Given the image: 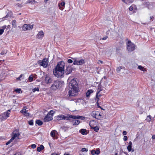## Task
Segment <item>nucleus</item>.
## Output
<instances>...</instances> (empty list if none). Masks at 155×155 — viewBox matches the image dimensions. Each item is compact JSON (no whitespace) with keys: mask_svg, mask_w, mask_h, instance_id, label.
Wrapping results in <instances>:
<instances>
[{"mask_svg":"<svg viewBox=\"0 0 155 155\" xmlns=\"http://www.w3.org/2000/svg\"><path fill=\"white\" fill-rule=\"evenodd\" d=\"M36 123L39 126H41L43 124V122L40 120H37L36 121Z\"/></svg>","mask_w":155,"mask_h":155,"instance_id":"nucleus-25","label":"nucleus"},{"mask_svg":"<svg viewBox=\"0 0 155 155\" xmlns=\"http://www.w3.org/2000/svg\"><path fill=\"white\" fill-rule=\"evenodd\" d=\"M26 109L22 110L21 111V112L22 113H23L25 114V113H26Z\"/></svg>","mask_w":155,"mask_h":155,"instance_id":"nucleus-49","label":"nucleus"},{"mask_svg":"<svg viewBox=\"0 0 155 155\" xmlns=\"http://www.w3.org/2000/svg\"><path fill=\"white\" fill-rule=\"evenodd\" d=\"M57 120H70L71 119L70 115L68 116H65L63 115H58L56 117Z\"/></svg>","mask_w":155,"mask_h":155,"instance_id":"nucleus-7","label":"nucleus"},{"mask_svg":"<svg viewBox=\"0 0 155 155\" xmlns=\"http://www.w3.org/2000/svg\"><path fill=\"white\" fill-rule=\"evenodd\" d=\"M124 141H126L127 140L128 138L126 136H124Z\"/></svg>","mask_w":155,"mask_h":155,"instance_id":"nucleus-45","label":"nucleus"},{"mask_svg":"<svg viewBox=\"0 0 155 155\" xmlns=\"http://www.w3.org/2000/svg\"><path fill=\"white\" fill-rule=\"evenodd\" d=\"M90 95V94L89 93H88L87 91L86 93V96L87 97H89Z\"/></svg>","mask_w":155,"mask_h":155,"instance_id":"nucleus-50","label":"nucleus"},{"mask_svg":"<svg viewBox=\"0 0 155 155\" xmlns=\"http://www.w3.org/2000/svg\"><path fill=\"white\" fill-rule=\"evenodd\" d=\"M152 138L153 139H154L155 138V135H153L152 136Z\"/></svg>","mask_w":155,"mask_h":155,"instance_id":"nucleus-59","label":"nucleus"},{"mask_svg":"<svg viewBox=\"0 0 155 155\" xmlns=\"http://www.w3.org/2000/svg\"><path fill=\"white\" fill-rule=\"evenodd\" d=\"M140 69L141 71H146V68H139Z\"/></svg>","mask_w":155,"mask_h":155,"instance_id":"nucleus-51","label":"nucleus"},{"mask_svg":"<svg viewBox=\"0 0 155 155\" xmlns=\"http://www.w3.org/2000/svg\"><path fill=\"white\" fill-rule=\"evenodd\" d=\"M80 121L79 120H75L74 122V123L73 125H78L80 123Z\"/></svg>","mask_w":155,"mask_h":155,"instance_id":"nucleus-27","label":"nucleus"},{"mask_svg":"<svg viewBox=\"0 0 155 155\" xmlns=\"http://www.w3.org/2000/svg\"><path fill=\"white\" fill-rule=\"evenodd\" d=\"M71 119L73 118L74 119H78L81 120H84L85 118L84 117L80 116H75V115H70Z\"/></svg>","mask_w":155,"mask_h":155,"instance_id":"nucleus-13","label":"nucleus"},{"mask_svg":"<svg viewBox=\"0 0 155 155\" xmlns=\"http://www.w3.org/2000/svg\"><path fill=\"white\" fill-rule=\"evenodd\" d=\"M53 80L52 78L47 75L45 76V83L47 84H49L52 83Z\"/></svg>","mask_w":155,"mask_h":155,"instance_id":"nucleus-10","label":"nucleus"},{"mask_svg":"<svg viewBox=\"0 0 155 155\" xmlns=\"http://www.w3.org/2000/svg\"><path fill=\"white\" fill-rule=\"evenodd\" d=\"M69 88H71L68 91L69 96H75L78 94L79 90L77 82L75 79H73L69 83Z\"/></svg>","mask_w":155,"mask_h":155,"instance_id":"nucleus-1","label":"nucleus"},{"mask_svg":"<svg viewBox=\"0 0 155 155\" xmlns=\"http://www.w3.org/2000/svg\"><path fill=\"white\" fill-rule=\"evenodd\" d=\"M9 143H10V142H9V141H8V142L6 143V145H8Z\"/></svg>","mask_w":155,"mask_h":155,"instance_id":"nucleus-60","label":"nucleus"},{"mask_svg":"<svg viewBox=\"0 0 155 155\" xmlns=\"http://www.w3.org/2000/svg\"><path fill=\"white\" fill-rule=\"evenodd\" d=\"M125 70V68H117L116 71L118 73H120L121 72L122 73H124V71Z\"/></svg>","mask_w":155,"mask_h":155,"instance_id":"nucleus-24","label":"nucleus"},{"mask_svg":"<svg viewBox=\"0 0 155 155\" xmlns=\"http://www.w3.org/2000/svg\"><path fill=\"white\" fill-rule=\"evenodd\" d=\"M33 25H31L29 24H25L23 25V30L25 31L26 30H30L33 28Z\"/></svg>","mask_w":155,"mask_h":155,"instance_id":"nucleus-8","label":"nucleus"},{"mask_svg":"<svg viewBox=\"0 0 155 155\" xmlns=\"http://www.w3.org/2000/svg\"><path fill=\"white\" fill-rule=\"evenodd\" d=\"M38 64L40 66H42L44 68H46L50 64L48 58H44L42 60L38 61Z\"/></svg>","mask_w":155,"mask_h":155,"instance_id":"nucleus-4","label":"nucleus"},{"mask_svg":"<svg viewBox=\"0 0 155 155\" xmlns=\"http://www.w3.org/2000/svg\"><path fill=\"white\" fill-rule=\"evenodd\" d=\"M90 94L92 93L93 92V91L92 89L89 90L87 91Z\"/></svg>","mask_w":155,"mask_h":155,"instance_id":"nucleus-42","label":"nucleus"},{"mask_svg":"<svg viewBox=\"0 0 155 155\" xmlns=\"http://www.w3.org/2000/svg\"><path fill=\"white\" fill-rule=\"evenodd\" d=\"M39 91V89L38 87H35L34 89H32V91L33 92H34L35 91Z\"/></svg>","mask_w":155,"mask_h":155,"instance_id":"nucleus-36","label":"nucleus"},{"mask_svg":"<svg viewBox=\"0 0 155 155\" xmlns=\"http://www.w3.org/2000/svg\"><path fill=\"white\" fill-rule=\"evenodd\" d=\"M135 48L134 45L130 41H129L127 44V48L129 51H134Z\"/></svg>","mask_w":155,"mask_h":155,"instance_id":"nucleus-6","label":"nucleus"},{"mask_svg":"<svg viewBox=\"0 0 155 155\" xmlns=\"http://www.w3.org/2000/svg\"><path fill=\"white\" fill-rule=\"evenodd\" d=\"M138 68H144V67H142V66H141L140 65V66H138Z\"/></svg>","mask_w":155,"mask_h":155,"instance_id":"nucleus-58","label":"nucleus"},{"mask_svg":"<svg viewBox=\"0 0 155 155\" xmlns=\"http://www.w3.org/2000/svg\"><path fill=\"white\" fill-rule=\"evenodd\" d=\"M7 118L5 114L0 115V120L2 121L5 120Z\"/></svg>","mask_w":155,"mask_h":155,"instance_id":"nucleus-20","label":"nucleus"},{"mask_svg":"<svg viewBox=\"0 0 155 155\" xmlns=\"http://www.w3.org/2000/svg\"><path fill=\"white\" fill-rule=\"evenodd\" d=\"M65 3L64 2L62 1L58 3V6L60 9L62 10L64 7Z\"/></svg>","mask_w":155,"mask_h":155,"instance_id":"nucleus-16","label":"nucleus"},{"mask_svg":"<svg viewBox=\"0 0 155 155\" xmlns=\"http://www.w3.org/2000/svg\"><path fill=\"white\" fill-rule=\"evenodd\" d=\"M98 61H99L98 63H101V64L103 62L99 60Z\"/></svg>","mask_w":155,"mask_h":155,"instance_id":"nucleus-62","label":"nucleus"},{"mask_svg":"<svg viewBox=\"0 0 155 155\" xmlns=\"http://www.w3.org/2000/svg\"><path fill=\"white\" fill-rule=\"evenodd\" d=\"M33 77H31V76H29L28 78V80H29V81H33Z\"/></svg>","mask_w":155,"mask_h":155,"instance_id":"nucleus-38","label":"nucleus"},{"mask_svg":"<svg viewBox=\"0 0 155 155\" xmlns=\"http://www.w3.org/2000/svg\"><path fill=\"white\" fill-rule=\"evenodd\" d=\"M124 154H126V155H129V154H128L127 152H124Z\"/></svg>","mask_w":155,"mask_h":155,"instance_id":"nucleus-63","label":"nucleus"},{"mask_svg":"<svg viewBox=\"0 0 155 155\" xmlns=\"http://www.w3.org/2000/svg\"><path fill=\"white\" fill-rule=\"evenodd\" d=\"M129 9L130 11H132L133 9V7L131 6L129 8Z\"/></svg>","mask_w":155,"mask_h":155,"instance_id":"nucleus-54","label":"nucleus"},{"mask_svg":"<svg viewBox=\"0 0 155 155\" xmlns=\"http://www.w3.org/2000/svg\"><path fill=\"white\" fill-rule=\"evenodd\" d=\"M91 153L92 155H94V154H95V150H92L91 151Z\"/></svg>","mask_w":155,"mask_h":155,"instance_id":"nucleus-55","label":"nucleus"},{"mask_svg":"<svg viewBox=\"0 0 155 155\" xmlns=\"http://www.w3.org/2000/svg\"><path fill=\"white\" fill-rule=\"evenodd\" d=\"M64 84V82L63 81L58 80L54 81L53 82L51 88L53 90H55L59 87H62Z\"/></svg>","mask_w":155,"mask_h":155,"instance_id":"nucleus-2","label":"nucleus"},{"mask_svg":"<svg viewBox=\"0 0 155 155\" xmlns=\"http://www.w3.org/2000/svg\"><path fill=\"white\" fill-rule=\"evenodd\" d=\"M14 139L12 137L8 141L10 143L12 142L14 140Z\"/></svg>","mask_w":155,"mask_h":155,"instance_id":"nucleus-48","label":"nucleus"},{"mask_svg":"<svg viewBox=\"0 0 155 155\" xmlns=\"http://www.w3.org/2000/svg\"><path fill=\"white\" fill-rule=\"evenodd\" d=\"M68 63H71L73 62V61L71 59H68L67 61Z\"/></svg>","mask_w":155,"mask_h":155,"instance_id":"nucleus-40","label":"nucleus"},{"mask_svg":"<svg viewBox=\"0 0 155 155\" xmlns=\"http://www.w3.org/2000/svg\"><path fill=\"white\" fill-rule=\"evenodd\" d=\"M44 33L42 31H39L37 34V38L39 39H41L43 37Z\"/></svg>","mask_w":155,"mask_h":155,"instance_id":"nucleus-15","label":"nucleus"},{"mask_svg":"<svg viewBox=\"0 0 155 155\" xmlns=\"http://www.w3.org/2000/svg\"><path fill=\"white\" fill-rule=\"evenodd\" d=\"M44 147L43 145H41L39 147H38L37 148V150L38 152H40L41 150L44 149Z\"/></svg>","mask_w":155,"mask_h":155,"instance_id":"nucleus-23","label":"nucleus"},{"mask_svg":"<svg viewBox=\"0 0 155 155\" xmlns=\"http://www.w3.org/2000/svg\"><path fill=\"white\" fill-rule=\"evenodd\" d=\"M16 21L15 20H14L12 21V25L13 26L14 28H15L16 27Z\"/></svg>","mask_w":155,"mask_h":155,"instance_id":"nucleus-31","label":"nucleus"},{"mask_svg":"<svg viewBox=\"0 0 155 155\" xmlns=\"http://www.w3.org/2000/svg\"><path fill=\"white\" fill-rule=\"evenodd\" d=\"M36 146L35 144H33L31 145V147L33 149H34L36 148Z\"/></svg>","mask_w":155,"mask_h":155,"instance_id":"nucleus-41","label":"nucleus"},{"mask_svg":"<svg viewBox=\"0 0 155 155\" xmlns=\"http://www.w3.org/2000/svg\"><path fill=\"white\" fill-rule=\"evenodd\" d=\"M94 122V121H90L89 122V125L91 127V128L92 129H93L94 130V131H95L96 132H97L99 130V128L97 126L94 127L93 126H92V123Z\"/></svg>","mask_w":155,"mask_h":155,"instance_id":"nucleus-14","label":"nucleus"},{"mask_svg":"<svg viewBox=\"0 0 155 155\" xmlns=\"http://www.w3.org/2000/svg\"><path fill=\"white\" fill-rule=\"evenodd\" d=\"M73 70H74L73 68H66L65 71L66 74L68 75L71 73Z\"/></svg>","mask_w":155,"mask_h":155,"instance_id":"nucleus-18","label":"nucleus"},{"mask_svg":"<svg viewBox=\"0 0 155 155\" xmlns=\"http://www.w3.org/2000/svg\"><path fill=\"white\" fill-rule=\"evenodd\" d=\"M153 18V16H150V19H152Z\"/></svg>","mask_w":155,"mask_h":155,"instance_id":"nucleus-64","label":"nucleus"},{"mask_svg":"<svg viewBox=\"0 0 155 155\" xmlns=\"http://www.w3.org/2000/svg\"><path fill=\"white\" fill-rule=\"evenodd\" d=\"M72 59L74 60L73 64L74 65H81L84 64L85 62V60L83 59L77 60L76 58H72Z\"/></svg>","mask_w":155,"mask_h":155,"instance_id":"nucleus-5","label":"nucleus"},{"mask_svg":"<svg viewBox=\"0 0 155 155\" xmlns=\"http://www.w3.org/2000/svg\"><path fill=\"white\" fill-rule=\"evenodd\" d=\"M28 2L29 3H35V0H29Z\"/></svg>","mask_w":155,"mask_h":155,"instance_id":"nucleus-43","label":"nucleus"},{"mask_svg":"<svg viewBox=\"0 0 155 155\" xmlns=\"http://www.w3.org/2000/svg\"><path fill=\"white\" fill-rule=\"evenodd\" d=\"M61 128L64 131H66V130H68V129L69 127H68L67 126H63L62 127H61Z\"/></svg>","mask_w":155,"mask_h":155,"instance_id":"nucleus-32","label":"nucleus"},{"mask_svg":"<svg viewBox=\"0 0 155 155\" xmlns=\"http://www.w3.org/2000/svg\"><path fill=\"white\" fill-rule=\"evenodd\" d=\"M97 107H98L100 108L101 109H102V107L100 106L99 105V103H98H98H97Z\"/></svg>","mask_w":155,"mask_h":155,"instance_id":"nucleus-57","label":"nucleus"},{"mask_svg":"<svg viewBox=\"0 0 155 155\" xmlns=\"http://www.w3.org/2000/svg\"><path fill=\"white\" fill-rule=\"evenodd\" d=\"M12 137L14 139L16 137H18L20 135L19 130L18 129H16L14 130L12 133Z\"/></svg>","mask_w":155,"mask_h":155,"instance_id":"nucleus-9","label":"nucleus"},{"mask_svg":"<svg viewBox=\"0 0 155 155\" xmlns=\"http://www.w3.org/2000/svg\"><path fill=\"white\" fill-rule=\"evenodd\" d=\"M53 70V74L57 78L63 77L64 74V68H54Z\"/></svg>","mask_w":155,"mask_h":155,"instance_id":"nucleus-3","label":"nucleus"},{"mask_svg":"<svg viewBox=\"0 0 155 155\" xmlns=\"http://www.w3.org/2000/svg\"><path fill=\"white\" fill-rule=\"evenodd\" d=\"M54 113V111L53 110H50L48 114H49L50 116H52L53 117V115Z\"/></svg>","mask_w":155,"mask_h":155,"instance_id":"nucleus-29","label":"nucleus"},{"mask_svg":"<svg viewBox=\"0 0 155 155\" xmlns=\"http://www.w3.org/2000/svg\"><path fill=\"white\" fill-rule=\"evenodd\" d=\"M127 134V132L125 131H124L123 132V134L125 136Z\"/></svg>","mask_w":155,"mask_h":155,"instance_id":"nucleus-53","label":"nucleus"},{"mask_svg":"<svg viewBox=\"0 0 155 155\" xmlns=\"http://www.w3.org/2000/svg\"><path fill=\"white\" fill-rule=\"evenodd\" d=\"M151 117L150 115H149L147 116L146 120L147 122H149L151 121Z\"/></svg>","mask_w":155,"mask_h":155,"instance_id":"nucleus-28","label":"nucleus"},{"mask_svg":"<svg viewBox=\"0 0 155 155\" xmlns=\"http://www.w3.org/2000/svg\"><path fill=\"white\" fill-rule=\"evenodd\" d=\"M14 139L12 137L8 141L10 143L12 142L14 140Z\"/></svg>","mask_w":155,"mask_h":155,"instance_id":"nucleus-47","label":"nucleus"},{"mask_svg":"<svg viewBox=\"0 0 155 155\" xmlns=\"http://www.w3.org/2000/svg\"><path fill=\"white\" fill-rule=\"evenodd\" d=\"M4 31L3 29H0V35H2Z\"/></svg>","mask_w":155,"mask_h":155,"instance_id":"nucleus-44","label":"nucleus"},{"mask_svg":"<svg viewBox=\"0 0 155 155\" xmlns=\"http://www.w3.org/2000/svg\"><path fill=\"white\" fill-rule=\"evenodd\" d=\"M100 153V149L99 148L97 149L96 150H95V154L98 155Z\"/></svg>","mask_w":155,"mask_h":155,"instance_id":"nucleus-34","label":"nucleus"},{"mask_svg":"<svg viewBox=\"0 0 155 155\" xmlns=\"http://www.w3.org/2000/svg\"><path fill=\"white\" fill-rule=\"evenodd\" d=\"M91 115L93 117L97 119H100V118H99V116H97V114L95 111H94L92 112L91 113Z\"/></svg>","mask_w":155,"mask_h":155,"instance_id":"nucleus-19","label":"nucleus"},{"mask_svg":"<svg viewBox=\"0 0 155 155\" xmlns=\"http://www.w3.org/2000/svg\"><path fill=\"white\" fill-rule=\"evenodd\" d=\"M10 110H8V111L6 113H5L4 114H5V115L6 116V117L7 118L9 117V114H10L9 112H10Z\"/></svg>","mask_w":155,"mask_h":155,"instance_id":"nucleus-33","label":"nucleus"},{"mask_svg":"<svg viewBox=\"0 0 155 155\" xmlns=\"http://www.w3.org/2000/svg\"><path fill=\"white\" fill-rule=\"evenodd\" d=\"M107 38V36H105V37H103L102 38V39L103 40H105Z\"/></svg>","mask_w":155,"mask_h":155,"instance_id":"nucleus-56","label":"nucleus"},{"mask_svg":"<svg viewBox=\"0 0 155 155\" xmlns=\"http://www.w3.org/2000/svg\"><path fill=\"white\" fill-rule=\"evenodd\" d=\"M128 144L129 145L127 147V149L129 152H130L131 150L132 143L131 141H130Z\"/></svg>","mask_w":155,"mask_h":155,"instance_id":"nucleus-21","label":"nucleus"},{"mask_svg":"<svg viewBox=\"0 0 155 155\" xmlns=\"http://www.w3.org/2000/svg\"><path fill=\"white\" fill-rule=\"evenodd\" d=\"M53 119L52 116H51L48 114L44 118L43 120L45 122H48L51 121Z\"/></svg>","mask_w":155,"mask_h":155,"instance_id":"nucleus-11","label":"nucleus"},{"mask_svg":"<svg viewBox=\"0 0 155 155\" xmlns=\"http://www.w3.org/2000/svg\"><path fill=\"white\" fill-rule=\"evenodd\" d=\"M24 114L26 116H29L30 115L29 113L28 112H27V111H26V113H25Z\"/></svg>","mask_w":155,"mask_h":155,"instance_id":"nucleus-46","label":"nucleus"},{"mask_svg":"<svg viewBox=\"0 0 155 155\" xmlns=\"http://www.w3.org/2000/svg\"><path fill=\"white\" fill-rule=\"evenodd\" d=\"M15 91L17 93H22V91L20 89H15Z\"/></svg>","mask_w":155,"mask_h":155,"instance_id":"nucleus-30","label":"nucleus"},{"mask_svg":"<svg viewBox=\"0 0 155 155\" xmlns=\"http://www.w3.org/2000/svg\"><path fill=\"white\" fill-rule=\"evenodd\" d=\"M56 132H57V131L55 130H54L51 131L50 133L51 136L52 137H54Z\"/></svg>","mask_w":155,"mask_h":155,"instance_id":"nucleus-26","label":"nucleus"},{"mask_svg":"<svg viewBox=\"0 0 155 155\" xmlns=\"http://www.w3.org/2000/svg\"><path fill=\"white\" fill-rule=\"evenodd\" d=\"M101 91V90H98L97 91V93L96 94V98L97 99V103H98V101L99 100V98L101 96V94H100V92Z\"/></svg>","mask_w":155,"mask_h":155,"instance_id":"nucleus-17","label":"nucleus"},{"mask_svg":"<svg viewBox=\"0 0 155 155\" xmlns=\"http://www.w3.org/2000/svg\"><path fill=\"white\" fill-rule=\"evenodd\" d=\"M6 26L5 25H4L3 26H2L1 28H2V29H3V30L4 31V30L6 28Z\"/></svg>","mask_w":155,"mask_h":155,"instance_id":"nucleus-52","label":"nucleus"},{"mask_svg":"<svg viewBox=\"0 0 155 155\" xmlns=\"http://www.w3.org/2000/svg\"><path fill=\"white\" fill-rule=\"evenodd\" d=\"M86 130L85 129H82L80 130L79 132L83 135H85L87 134Z\"/></svg>","mask_w":155,"mask_h":155,"instance_id":"nucleus-22","label":"nucleus"},{"mask_svg":"<svg viewBox=\"0 0 155 155\" xmlns=\"http://www.w3.org/2000/svg\"><path fill=\"white\" fill-rule=\"evenodd\" d=\"M23 76V74H21V75H20L19 77L17 78V81H20L21 80V78Z\"/></svg>","mask_w":155,"mask_h":155,"instance_id":"nucleus-37","label":"nucleus"},{"mask_svg":"<svg viewBox=\"0 0 155 155\" xmlns=\"http://www.w3.org/2000/svg\"><path fill=\"white\" fill-rule=\"evenodd\" d=\"M81 151L82 152H84V151H88V150L87 149H86L85 148H82Z\"/></svg>","mask_w":155,"mask_h":155,"instance_id":"nucleus-39","label":"nucleus"},{"mask_svg":"<svg viewBox=\"0 0 155 155\" xmlns=\"http://www.w3.org/2000/svg\"><path fill=\"white\" fill-rule=\"evenodd\" d=\"M65 64L63 61H60L58 62L56 68H64Z\"/></svg>","mask_w":155,"mask_h":155,"instance_id":"nucleus-12","label":"nucleus"},{"mask_svg":"<svg viewBox=\"0 0 155 155\" xmlns=\"http://www.w3.org/2000/svg\"><path fill=\"white\" fill-rule=\"evenodd\" d=\"M51 154H52L53 155H59V154L55 153H52Z\"/></svg>","mask_w":155,"mask_h":155,"instance_id":"nucleus-61","label":"nucleus"},{"mask_svg":"<svg viewBox=\"0 0 155 155\" xmlns=\"http://www.w3.org/2000/svg\"><path fill=\"white\" fill-rule=\"evenodd\" d=\"M28 124L30 125H33V120H31L28 121Z\"/></svg>","mask_w":155,"mask_h":155,"instance_id":"nucleus-35","label":"nucleus"}]
</instances>
